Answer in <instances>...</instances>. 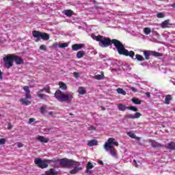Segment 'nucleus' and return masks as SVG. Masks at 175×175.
I'll return each instance as SVG.
<instances>
[{
    "mask_svg": "<svg viewBox=\"0 0 175 175\" xmlns=\"http://www.w3.org/2000/svg\"><path fill=\"white\" fill-rule=\"evenodd\" d=\"M166 148L171 150H175V142H170L165 146Z\"/></svg>",
    "mask_w": 175,
    "mask_h": 175,
    "instance_id": "19",
    "label": "nucleus"
},
{
    "mask_svg": "<svg viewBox=\"0 0 175 175\" xmlns=\"http://www.w3.org/2000/svg\"><path fill=\"white\" fill-rule=\"evenodd\" d=\"M46 175H58V172H56L55 169L51 168L49 171L45 172Z\"/></svg>",
    "mask_w": 175,
    "mask_h": 175,
    "instance_id": "17",
    "label": "nucleus"
},
{
    "mask_svg": "<svg viewBox=\"0 0 175 175\" xmlns=\"http://www.w3.org/2000/svg\"><path fill=\"white\" fill-rule=\"evenodd\" d=\"M49 116H53L54 114V113L53 111H51V112H49Z\"/></svg>",
    "mask_w": 175,
    "mask_h": 175,
    "instance_id": "49",
    "label": "nucleus"
},
{
    "mask_svg": "<svg viewBox=\"0 0 175 175\" xmlns=\"http://www.w3.org/2000/svg\"><path fill=\"white\" fill-rule=\"evenodd\" d=\"M23 90L26 92L25 99H31V90H29V86H24Z\"/></svg>",
    "mask_w": 175,
    "mask_h": 175,
    "instance_id": "13",
    "label": "nucleus"
},
{
    "mask_svg": "<svg viewBox=\"0 0 175 175\" xmlns=\"http://www.w3.org/2000/svg\"><path fill=\"white\" fill-rule=\"evenodd\" d=\"M49 90V88H43L42 89H40L37 92V96L40 99H42V100H47V98H49V96L46 94H43L44 91H47Z\"/></svg>",
    "mask_w": 175,
    "mask_h": 175,
    "instance_id": "9",
    "label": "nucleus"
},
{
    "mask_svg": "<svg viewBox=\"0 0 175 175\" xmlns=\"http://www.w3.org/2000/svg\"><path fill=\"white\" fill-rule=\"evenodd\" d=\"M55 97L59 100V102H66L70 103L73 99V94L72 93H64L61 90H57L55 93Z\"/></svg>",
    "mask_w": 175,
    "mask_h": 175,
    "instance_id": "4",
    "label": "nucleus"
},
{
    "mask_svg": "<svg viewBox=\"0 0 175 175\" xmlns=\"http://www.w3.org/2000/svg\"><path fill=\"white\" fill-rule=\"evenodd\" d=\"M101 109H102V110H103V111L106 110V108H105V107H101Z\"/></svg>",
    "mask_w": 175,
    "mask_h": 175,
    "instance_id": "50",
    "label": "nucleus"
},
{
    "mask_svg": "<svg viewBox=\"0 0 175 175\" xmlns=\"http://www.w3.org/2000/svg\"><path fill=\"white\" fill-rule=\"evenodd\" d=\"M32 35L36 38L35 42H39L41 39H42V40H49V39H50V35H49V33L38 30L33 31Z\"/></svg>",
    "mask_w": 175,
    "mask_h": 175,
    "instance_id": "5",
    "label": "nucleus"
},
{
    "mask_svg": "<svg viewBox=\"0 0 175 175\" xmlns=\"http://www.w3.org/2000/svg\"><path fill=\"white\" fill-rule=\"evenodd\" d=\"M21 102L23 105H25V106H28V105H31V101L27 100V98H21Z\"/></svg>",
    "mask_w": 175,
    "mask_h": 175,
    "instance_id": "28",
    "label": "nucleus"
},
{
    "mask_svg": "<svg viewBox=\"0 0 175 175\" xmlns=\"http://www.w3.org/2000/svg\"><path fill=\"white\" fill-rule=\"evenodd\" d=\"M68 44L66 43H62V44H59V47L60 49H65V47H68Z\"/></svg>",
    "mask_w": 175,
    "mask_h": 175,
    "instance_id": "34",
    "label": "nucleus"
},
{
    "mask_svg": "<svg viewBox=\"0 0 175 175\" xmlns=\"http://www.w3.org/2000/svg\"><path fill=\"white\" fill-rule=\"evenodd\" d=\"M132 102L135 105H142V100H139V98H132Z\"/></svg>",
    "mask_w": 175,
    "mask_h": 175,
    "instance_id": "29",
    "label": "nucleus"
},
{
    "mask_svg": "<svg viewBox=\"0 0 175 175\" xmlns=\"http://www.w3.org/2000/svg\"><path fill=\"white\" fill-rule=\"evenodd\" d=\"M103 77H105V75L102 73L101 75H95L93 78L95 79V80H103Z\"/></svg>",
    "mask_w": 175,
    "mask_h": 175,
    "instance_id": "27",
    "label": "nucleus"
},
{
    "mask_svg": "<svg viewBox=\"0 0 175 175\" xmlns=\"http://www.w3.org/2000/svg\"><path fill=\"white\" fill-rule=\"evenodd\" d=\"M133 163L135 165H136L137 163V161H136L135 159L133 160Z\"/></svg>",
    "mask_w": 175,
    "mask_h": 175,
    "instance_id": "51",
    "label": "nucleus"
},
{
    "mask_svg": "<svg viewBox=\"0 0 175 175\" xmlns=\"http://www.w3.org/2000/svg\"><path fill=\"white\" fill-rule=\"evenodd\" d=\"M142 117V113L137 112L134 115L133 114H129L126 116V118H129V120H135V118H140Z\"/></svg>",
    "mask_w": 175,
    "mask_h": 175,
    "instance_id": "12",
    "label": "nucleus"
},
{
    "mask_svg": "<svg viewBox=\"0 0 175 175\" xmlns=\"http://www.w3.org/2000/svg\"><path fill=\"white\" fill-rule=\"evenodd\" d=\"M135 59H137V61H144V57L142 55L136 54Z\"/></svg>",
    "mask_w": 175,
    "mask_h": 175,
    "instance_id": "31",
    "label": "nucleus"
},
{
    "mask_svg": "<svg viewBox=\"0 0 175 175\" xmlns=\"http://www.w3.org/2000/svg\"><path fill=\"white\" fill-rule=\"evenodd\" d=\"M40 50H42L43 51H46L47 50V47L44 44H42L40 46Z\"/></svg>",
    "mask_w": 175,
    "mask_h": 175,
    "instance_id": "37",
    "label": "nucleus"
},
{
    "mask_svg": "<svg viewBox=\"0 0 175 175\" xmlns=\"http://www.w3.org/2000/svg\"><path fill=\"white\" fill-rule=\"evenodd\" d=\"M5 143H6V139L5 138H1L0 139V144H5Z\"/></svg>",
    "mask_w": 175,
    "mask_h": 175,
    "instance_id": "38",
    "label": "nucleus"
},
{
    "mask_svg": "<svg viewBox=\"0 0 175 175\" xmlns=\"http://www.w3.org/2000/svg\"><path fill=\"white\" fill-rule=\"evenodd\" d=\"M157 18H163L165 17V15L162 12H159L157 14Z\"/></svg>",
    "mask_w": 175,
    "mask_h": 175,
    "instance_id": "36",
    "label": "nucleus"
},
{
    "mask_svg": "<svg viewBox=\"0 0 175 175\" xmlns=\"http://www.w3.org/2000/svg\"><path fill=\"white\" fill-rule=\"evenodd\" d=\"M12 128H13V126L12 125V123H8V129L10 130L12 129Z\"/></svg>",
    "mask_w": 175,
    "mask_h": 175,
    "instance_id": "40",
    "label": "nucleus"
},
{
    "mask_svg": "<svg viewBox=\"0 0 175 175\" xmlns=\"http://www.w3.org/2000/svg\"><path fill=\"white\" fill-rule=\"evenodd\" d=\"M59 88H61L62 90H64V91L66 90V88H68V87L66 86V84H65V83L62 81L59 82Z\"/></svg>",
    "mask_w": 175,
    "mask_h": 175,
    "instance_id": "25",
    "label": "nucleus"
},
{
    "mask_svg": "<svg viewBox=\"0 0 175 175\" xmlns=\"http://www.w3.org/2000/svg\"><path fill=\"white\" fill-rule=\"evenodd\" d=\"M50 162H53V160H42L40 158H36L34 160V163L40 169H46V167H49V163H50Z\"/></svg>",
    "mask_w": 175,
    "mask_h": 175,
    "instance_id": "6",
    "label": "nucleus"
},
{
    "mask_svg": "<svg viewBox=\"0 0 175 175\" xmlns=\"http://www.w3.org/2000/svg\"><path fill=\"white\" fill-rule=\"evenodd\" d=\"M37 140H38L39 142H41V143H49V139L45 138L43 136H38L37 138Z\"/></svg>",
    "mask_w": 175,
    "mask_h": 175,
    "instance_id": "21",
    "label": "nucleus"
},
{
    "mask_svg": "<svg viewBox=\"0 0 175 175\" xmlns=\"http://www.w3.org/2000/svg\"><path fill=\"white\" fill-rule=\"evenodd\" d=\"M88 146L89 147H94V146H98V140L91 139L88 142Z\"/></svg>",
    "mask_w": 175,
    "mask_h": 175,
    "instance_id": "16",
    "label": "nucleus"
},
{
    "mask_svg": "<svg viewBox=\"0 0 175 175\" xmlns=\"http://www.w3.org/2000/svg\"><path fill=\"white\" fill-rule=\"evenodd\" d=\"M127 135L132 139H135V137H136V135H135V133H133V132H129L127 133Z\"/></svg>",
    "mask_w": 175,
    "mask_h": 175,
    "instance_id": "35",
    "label": "nucleus"
},
{
    "mask_svg": "<svg viewBox=\"0 0 175 175\" xmlns=\"http://www.w3.org/2000/svg\"><path fill=\"white\" fill-rule=\"evenodd\" d=\"M0 117H1V114H0Z\"/></svg>",
    "mask_w": 175,
    "mask_h": 175,
    "instance_id": "53",
    "label": "nucleus"
},
{
    "mask_svg": "<svg viewBox=\"0 0 175 175\" xmlns=\"http://www.w3.org/2000/svg\"><path fill=\"white\" fill-rule=\"evenodd\" d=\"M46 107H47V106H46V105L40 107V111L41 114H44L46 113Z\"/></svg>",
    "mask_w": 175,
    "mask_h": 175,
    "instance_id": "33",
    "label": "nucleus"
},
{
    "mask_svg": "<svg viewBox=\"0 0 175 175\" xmlns=\"http://www.w3.org/2000/svg\"><path fill=\"white\" fill-rule=\"evenodd\" d=\"M2 79H3V73L0 70V80H2Z\"/></svg>",
    "mask_w": 175,
    "mask_h": 175,
    "instance_id": "43",
    "label": "nucleus"
},
{
    "mask_svg": "<svg viewBox=\"0 0 175 175\" xmlns=\"http://www.w3.org/2000/svg\"><path fill=\"white\" fill-rule=\"evenodd\" d=\"M85 55V52L84 51H79L77 53V58H83Z\"/></svg>",
    "mask_w": 175,
    "mask_h": 175,
    "instance_id": "22",
    "label": "nucleus"
},
{
    "mask_svg": "<svg viewBox=\"0 0 175 175\" xmlns=\"http://www.w3.org/2000/svg\"><path fill=\"white\" fill-rule=\"evenodd\" d=\"M150 144H151L152 147H154V148H159L160 147H163L162 144L157 142L155 140H151L150 142Z\"/></svg>",
    "mask_w": 175,
    "mask_h": 175,
    "instance_id": "14",
    "label": "nucleus"
},
{
    "mask_svg": "<svg viewBox=\"0 0 175 175\" xmlns=\"http://www.w3.org/2000/svg\"><path fill=\"white\" fill-rule=\"evenodd\" d=\"M13 58L16 65H22V64H24V60L20 56L13 54Z\"/></svg>",
    "mask_w": 175,
    "mask_h": 175,
    "instance_id": "11",
    "label": "nucleus"
},
{
    "mask_svg": "<svg viewBox=\"0 0 175 175\" xmlns=\"http://www.w3.org/2000/svg\"><path fill=\"white\" fill-rule=\"evenodd\" d=\"M78 92L80 95H85L87 94V91L84 87H79L78 89Z\"/></svg>",
    "mask_w": 175,
    "mask_h": 175,
    "instance_id": "20",
    "label": "nucleus"
},
{
    "mask_svg": "<svg viewBox=\"0 0 175 175\" xmlns=\"http://www.w3.org/2000/svg\"><path fill=\"white\" fill-rule=\"evenodd\" d=\"M170 21L169 19H167V20L164 21L163 23H161V28H163V29L166 28V26L169 25Z\"/></svg>",
    "mask_w": 175,
    "mask_h": 175,
    "instance_id": "24",
    "label": "nucleus"
},
{
    "mask_svg": "<svg viewBox=\"0 0 175 175\" xmlns=\"http://www.w3.org/2000/svg\"><path fill=\"white\" fill-rule=\"evenodd\" d=\"M24 144H23L21 142L18 143V148H21V147H23Z\"/></svg>",
    "mask_w": 175,
    "mask_h": 175,
    "instance_id": "42",
    "label": "nucleus"
},
{
    "mask_svg": "<svg viewBox=\"0 0 175 175\" xmlns=\"http://www.w3.org/2000/svg\"><path fill=\"white\" fill-rule=\"evenodd\" d=\"M90 169H94V164L91 162H88L87 166H86V171L88 172Z\"/></svg>",
    "mask_w": 175,
    "mask_h": 175,
    "instance_id": "30",
    "label": "nucleus"
},
{
    "mask_svg": "<svg viewBox=\"0 0 175 175\" xmlns=\"http://www.w3.org/2000/svg\"><path fill=\"white\" fill-rule=\"evenodd\" d=\"M118 110H120V111H125V110H131L132 111H138L137 108H136L134 106H129L126 107L125 105H124L123 104H119L118 105Z\"/></svg>",
    "mask_w": 175,
    "mask_h": 175,
    "instance_id": "10",
    "label": "nucleus"
},
{
    "mask_svg": "<svg viewBox=\"0 0 175 175\" xmlns=\"http://www.w3.org/2000/svg\"><path fill=\"white\" fill-rule=\"evenodd\" d=\"M81 49H83L82 44H75L72 45V50L73 51H78V50H80Z\"/></svg>",
    "mask_w": 175,
    "mask_h": 175,
    "instance_id": "15",
    "label": "nucleus"
},
{
    "mask_svg": "<svg viewBox=\"0 0 175 175\" xmlns=\"http://www.w3.org/2000/svg\"><path fill=\"white\" fill-rule=\"evenodd\" d=\"M90 131H95L96 129L95 128V126H91L90 127Z\"/></svg>",
    "mask_w": 175,
    "mask_h": 175,
    "instance_id": "45",
    "label": "nucleus"
},
{
    "mask_svg": "<svg viewBox=\"0 0 175 175\" xmlns=\"http://www.w3.org/2000/svg\"><path fill=\"white\" fill-rule=\"evenodd\" d=\"M131 90L133 91V92H137V90L135 88V87H131Z\"/></svg>",
    "mask_w": 175,
    "mask_h": 175,
    "instance_id": "41",
    "label": "nucleus"
},
{
    "mask_svg": "<svg viewBox=\"0 0 175 175\" xmlns=\"http://www.w3.org/2000/svg\"><path fill=\"white\" fill-rule=\"evenodd\" d=\"M144 32L145 35H150L151 33V29H150L148 27H145L144 29Z\"/></svg>",
    "mask_w": 175,
    "mask_h": 175,
    "instance_id": "32",
    "label": "nucleus"
},
{
    "mask_svg": "<svg viewBox=\"0 0 175 175\" xmlns=\"http://www.w3.org/2000/svg\"><path fill=\"white\" fill-rule=\"evenodd\" d=\"M116 92H118V94H120L121 95H126V92H125V90H124V89L119 88L116 90Z\"/></svg>",
    "mask_w": 175,
    "mask_h": 175,
    "instance_id": "26",
    "label": "nucleus"
},
{
    "mask_svg": "<svg viewBox=\"0 0 175 175\" xmlns=\"http://www.w3.org/2000/svg\"><path fill=\"white\" fill-rule=\"evenodd\" d=\"M98 163H99V165H105V163H103L102 161H100V160H99L98 161Z\"/></svg>",
    "mask_w": 175,
    "mask_h": 175,
    "instance_id": "48",
    "label": "nucleus"
},
{
    "mask_svg": "<svg viewBox=\"0 0 175 175\" xmlns=\"http://www.w3.org/2000/svg\"><path fill=\"white\" fill-rule=\"evenodd\" d=\"M61 167H73V170L70 171V174H77L79 172L83 170V167L79 161L69 159L67 158L61 159L59 160Z\"/></svg>",
    "mask_w": 175,
    "mask_h": 175,
    "instance_id": "2",
    "label": "nucleus"
},
{
    "mask_svg": "<svg viewBox=\"0 0 175 175\" xmlns=\"http://www.w3.org/2000/svg\"><path fill=\"white\" fill-rule=\"evenodd\" d=\"M74 76H75V77H79V72H75Z\"/></svg>",
    "mask_w": 175,
    "mask_h": 175,
    "instance_id": "46",
    "label": "nucleus"
},
{
    "mask_svg": "<svg viewBox=\"0 0 175 175\" xmlns=\"http://www.w3.org/2000/svg\"><path fill=\"white\" fill-rule=\"evenodd\" d=\"M145 95H146L148 98H151V93H150V92H146V93H145Z\"/></svg>",
    "mask_w": 175,
    "mask_h": 175,
    "instance_id": "44",
    "label": "nucleus"
},
{
    "mask_svg": "<svg viewBox=\"0 0 175 175\" xmlns=\"http://www.w3.org/2000/svg\"><path fill=\"white\" fill-rule=\"evenodd\" d=\"M63 13L67 17H72L73 16V11L72 10H65L63 11Z\"/></svg>",
    "mask_w": 175,
    "mask_h": 175,
    "instance_id": "18",
    "label": "nucleus"
},
{
    "mask_svg": "<svg viewBox=\"0 0 175 175\" xmlns=\"http://www.w3.org/2000/svg\"><path fill=\"white\" fill-rule=\"evenodd\" d=\"M5 68L10 69L13 66L14 58L13 54H8L3 58Z\"/></svg>",
    "mask_w": 175,
    "mask_h": 175,
    "instance_id": "7",
    "label": "nucleus"
},
{
    "mask_svg": "<svg viewBox=\"0 0 175 175\" xmlns=\"http://www.w3.org/2000/svg\"><path fill=\"white\" fill-rule=\"evenodd\" d=\"M144 55L145 57V59H150V55H152V57H162L163 55L154 51H144Z\"/></svg>",
    "mask_w": 175,
    "mask_h": 175,
    "instance_id": "8",
    "label": "nucleus"
},
{
    "mask_svg": "<svg viewBox=\"0 0 175 175\" xmlns=\"http://www.w3.org/2000/svg\"><path fill=\"white\" fill-rule=\"evenodd\" d=\"M46 94H51V92H50V87H48V90L46 91Z\"/></svg>",
    "mask_w": 175,
    "mask_h": 175,
    "instance_id": "47",
    "label": "nucleus"
},
{
    "mask_svg": "<svg viewBox=\"0 0 175 175\" xmlns=\"http://www.w3.org/2000/svg\"><path fill=\"white\" fill-rule=\"evenodd\" d=\"M114 144L116 147H118L120 144L116 141V139L110 137L107 139V142L104 144V148L107 151H109V154L114 158H117V150L112 145Z\"/></svg>",
    "mask_w": 175,
    "mask_h": 175,
    "instance_id": "3",
    "label": "nucleus"
},
{
    "mask_svg": "<svg viewBox=\"0 0 175 175\" xmlns=\"http://www.w3.org/2000/svg\"><path fill=\"white\" fill-rule=\"evenodd\" d=\"M96 42H99V46L100 47H109L113 44L120 55H125V57H130L133 59L135 57V52L133 51H129L125 49V46L120 40L117 39H110V38L103 37L98 35L96 36Z\"/></svg>",
    "mask_w": 175,
    "mask_h": 175,
    "instance_id": "1",
    "label": "nucleus"
},
{
    "mask_svg": "<svg viewBox=\"0 0 175 175\" xmlns=\"http://www.w3.org/2000/svg\"><path fill=\"white\" fill-rule=\"evenodd\" d=\"M171 6H172V8H175V3H173V4H172Z\"/></svg>",
    "mask_w": 175,
    "mask_h": 175,
    "instance_id": "52",
    "label": "nucleus"
},
{
    "mask_svg": "<svg viewBox=\"0 0 175 175\" xmlns=\"http://www.w3.org/2000/svg\"><path fill=\"white\" fill-rule=\"evenodd\" d=\"M170 100H172V96L168 94L165 98V105H170Z\"/></svg>",
    "mask_w": 175,
    "mask_h": 175,
    "instance_id": "23",
    "label": "nucleus"
},
{
    "mask_svg": "<svg viewBox=\"0 0 175 175\" xmlns=\"http://www.w3.org/2000/svg\"><path fill=\"white\" fill-rule=\"evenodd\" d=\"M35 121V118H29V124H32V122H33Z\"/></svg>",
    "mask_w": 175,
    "mask_h": 175,
    "instance_id": "39",
    "label": "nucleus"
}]
</instances>
